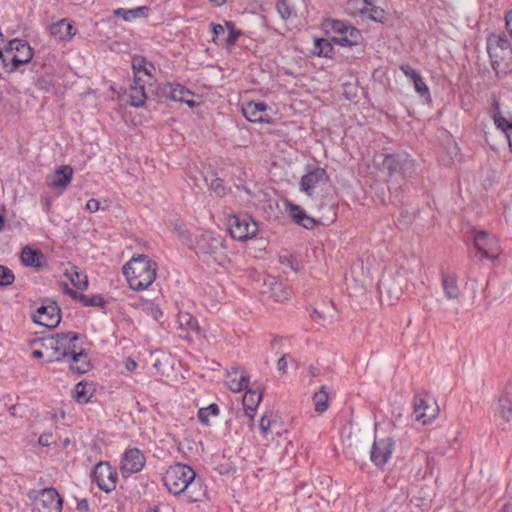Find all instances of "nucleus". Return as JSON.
Wrapping results in <instances>:
<instances>
[{
  "instance_id": "nucleus-54",
  "label": "nucleus",
  "mask_w": 512,
  "mask_h": 512,
  "mask_svg": "<svg viewBox=\"0 0 512 512\" xmlns=\"http://www.w3.org/2000/svg\"><path fill=\"white\" fill-rule=\"evenodd\" d=\"M63 291L64 293H66L67 295H69L72 299H75V300H78L79 299V296H81L80 293L76 292L75 290H73L72 288L69 287V285L67 283H64L63 284Z\"/></svg>"
},
{
  "instance_id": "nucleus-47",
  "label": "nucleus",
  "mask_w": 512,
  "mask_h": 512,
  "mask_svg": "<svg viewBox=\"0 0 512 512\" xmlns=\"http://www.w3.org/2000/svg\"><path fill=\"white\" fill-rule=\"evenodd\" d=\"M276 9L280 17L284 20L288 19L292 14V8L286 0H277Z\"/></svg>"
},
{
  "instance_id": "nucleus-58",
  "label": "nucleus",
  "mask_w": 512,
  "mask_h": 512,
  "mask_svg": "<svg viewBox=\"0 0 512 512\" xmlns=\"http://www.w3.org/2000/svg\"><path fill=\"white\" fill-rule=\"evenodd\" d=\"M136 367H137V363L134 359H132L130 357L126 359L125 368L127 369V371L132 372L136 369Z\"/></svg>"
},
{
  "instance_id": "nucleus-56",
  "label": "nucleus",
  "mask_w": 512,
  "mask_h": 512,
  "mask_svg": "<svg viewBox=\"0 0 512 512\" xmlns=\"http://www.w3.org/2000/svg\"><path fill=\"white\" fill-rule=\"evenodd\" d=\"M77 510L79 512H88L89 511V503L86 499H82L77 503Z\"/></svg>"
},
{
  "instance_id": "nucleus-16",
  "label": "nucleus",
  "mask_w": 512,
  "mask_h": 512,
  "mask_svg": "<svg viewBox=\"0 0 512 512\" xmlns=\"http://www.w3.org/2000/svg\"><path fill=\"white\" fill-rule=\"evenodd\" d=\"M145 465V456L138 448L128 449L120 463L121 470L128 473H137L143 469Z\"/></svg>"
},
{
  "instance_id": "nucleus-8",
  "label": "nucleus",
  "mask_w": 512,
  "mask_h": 512,
  "mask_svg": "<svg viewBox=\"0 0 512 512\" xmlns=\"http://www.w3.org/2000/svg\"><path fill=\"white\" fill-rule=\"evenodd\" d=\"M156 94L158 97L186 103L192 108L198 105V103L193 100L194 94L179 83L162 84L157 87Z\"/></svg>"
},
{
  "instance_id": "nucleus-38",
  "label": "nucleus",
  "mask_w": 512,
  "mask_h": 512,
  "mask_svg": "<svg viewBox=\"0 0 512 512\" xmlns=\"http://www.w3.org/2000/svg\"><path fill=\"white\" fill-rule=\"evenodd\" d=\"M177 322L181 330H185L187 332H196L198 330V324L196 319L189 313H179Z\"/></svg>"
},
{
  "instance_id": "nucleus-50",
  "label": "nucleus",
  "mask_w": 512,
  "mask_h": 512,
  "mask_svg": "<svg viewBox=\"0 0 512 512\" xmlns=\"http://www.w3.org/2000/svg\"><path fill=\"white\" fill-rule=\"evenodd\" d=\"M413 219H414V216L412 214H410L408 212H401V214L397 220V225L401 229L408 228V226L411 224Z\"/></svg>"
},
{
  "instance_id": "nucleus-32",
  "label": "nucleus",
  "mask_w": 512,
  "mask_h": 512,
  "mask_svg": "<svg viewBox=\"0 0 512 512\" xmlns=\"http://www.w3.org/2000/svg\"><path fill=\"white\" fill-rule=\"evenodd\" d=\"M360 39L361 33L358 29H348V33H341L333 37L332 42L343 47H350L357 45Z\"/></svg>"
},
{
  "instance_id": "nucleus-1",
  "label": "nucleus",
  "mask_w": 512,
  "mask_h": 512,
  "mask_svg": "<svg viewBox=\"0 0 512 512\" xmlns=\"http://www.w3.org/2000/svg\"><path fill=\"white\" fill-rule=\"evenodd\" d=\"M195 476L196 474L190 466L177 463L168 468L163 482L170 493L174 495L185 493L189 502H198L199 496L191 493L192 489L201 488V484L195 481Z\"/></svg>"
},
{
  "instance_id": "nucleus-25",
  "label": "nucleus",
  "mask_w": 512,
  "mask_h": 512,
  "mask_svg": "<svg viewBox=\"0 0 512 512\" xmlns=\"http://www.w3.org/2000/svg\"><path fill=\"white\" fill-rule=\"evenodd\" d=\"M266 109L267 106L264 103L249 102L242 107V113L248 121L261 123L266 120Z\"/></svg>"
},
{
  "instance_id": "nucleus-2",
  "label": "nucleus",
  "mask_w": 512,
  "mask_h": 512,
  "mask_svg": "<svg viewBox=\"0 0 512 512\" xmlns=\"http://www.w3.org/2000/svg\"><path fill=\"white\" fill-rule=\"evenodd\" d=\"M157 265L146 255L132 257L123 267L129 286L135 291L147 289L156 278Z\"/></svg>"
},
{
  "instance_id": "nucleus-36",
  "label": "nucleus",
  "mask_w": 512,
  "mask_h": 512,
  "mask_svg": "<svg viewBox=\"0 0 512 512\" xmlns=\"http://www.w3.org/2000/svg\"><path fill=\"white\" fill-rule=\"evenodd\" d=\"M12 55L13 51H10L9 42L3 47L0 48V75L4 73H12L17 69H10L12 67Z\"/></svg>"
},
{
  "instance_id": "nucleus-64",
  "label": "nucleus",
  "mask_w": 512,
  "mask_h": 512,
  "mask_svg": "<svg viewBox=\"0 0 512 512\" xmlns=\"http://www.w3.org/2000/svg\"><path fill=\"white\" fill-rule=\"evenodd\" d=\"M502 512H512V503H507L503 506Z\"/></svg>"
},
{
  "instance_id": "nucleus-61",
  "label": "nucleus",
  "mask_w": 512,
  "mask_h": 512,
  "mask_svg": "<svg viewBox=\"0 0 512 512\" xmlns=\"http://www.w3.org/2000/svg\"><path fill=\"white\" fill-rule=\"evenodd\" d=\"M433 466H434V459L430 456H427V470H429V473L431 475L433 473Z\"/></svg>"
},
{
  "instance_id": "nucleus-39",
  "label": "nucleus",
  "mask_w": 512,
  "mask_h": 512,
  "mask_svg": "<svg viewBox=\"0 0 512 512\" xmlns=\"http://www.w3.org/2000/svg\"><path fill=\"white\" fill-rule=\"evenodd\" d=\"M313 402L315 411L318 413H323L328 408V393L325 387H321V389L316 392L313 396Z\"/></svg>"
},
{
  "instance_id": "nucleus-42",
  "label": "nucleus",
  "mask_w": 512,
  "mask_h": 512,
  "mask_svg": "<svg viewBox=\"0 0 512 512\" xmlns=\"http://www.w3.org/2000/svg\"><path fill=\"white\" fill-rule=\"evenodd\" d=\"M78 301L81 302L82 305L85 307L103 306L105 303L103 297L99 294L92 296L81 294V296H79Z\"/></svg>"
},
{
  "instance_id": "nucleus-3",
  "label": "nucleus",
  "mask_w": 512,
  "mask_h": 512,
  "mask_svg": "<svg viewBox=\"0 0 512 512\" xmlns=\"http://www.w3.org/2000/svg\"><path fill=\"white\" fill-rule=\"evenodd\" d=\"M487 51L494 71L506 75L512 67V47L509 41L502 35L491 34L487 39Z\"/></svg>"
},
{
  "instance_id": "nucleus-60",
  "label": "nucleus",
  "mask_w": 512,
  "mask_h": 512,
  "mask_svg": "<svg viewBox=\"0 0 512 512\" xmlns=\"http://www.w3.org/2000/svg\"><path fill=\"white\" fill-rule=\"evenodd\" d=\"M210 26L215 36L219 35V33L224 31V27L220 24L211 23Z\"/></svg>"
},
{
  "instance_id": "nucleus-6",
  "label": "nucleus",
  "mask_w": 512,
  "mask_h": 512,
  "mask_svg": "<svg viewBox=\"0 0 512 512\" xmlns=\"http://www.w3.org/2000/svg\"><path fill=\"white\" fill-rule=\"evenodd\" d=\"M381 169L389 176L399 174L402 177H410L415 172V161L404 152L384 155L380 163Z\"/></svg>"
},
{
  "instance_id": "nucleus-26",
  "label": "nucleus",
  "mask_w": 512,
  "mask_h": 512,
  "mask_svg": "<svg viewBox=\"0 0 512 512\" xmlns=\"http://www.w3.org/2000/svg\"><path fill=\"white\" fill-rule=\"evenodd\" d=\"M129 103L134 107H142L147 99L144 85L139 77H135L128 93Z\"/></svg>"
},
{
  "instance_id": "nucleus-17",
  "label": "nucleus",
  "mask_w": 512,
  "mask_h": 512,
  "mask_svg": "<svg viewBox=\"0 0 512 512\" xmlns=\"http://www.w3.org/2000/svg\"><path fill=\"white\" fill-rule=\"evenodd\" d=\"M262 292L268 294L276 302H284L291 297V289L273 277L264 279Z\"/></svg>"
},
{
  "instance_id": "nucleus-63",
  "label": "nucleus",
  "mask_w": 512,
  "mask_h": 512,
  "mask_svg": "<svg viewBox=\"0 0 512 512\" xmlns=\"http://www.w3.org/2000/svg\"><path fill=\"white\" fill-rule=\"evenodd\" d=\"M360 282V288L364 289L367 284L369 283V278L368 277H363L362 279L359 280Z\"/></svg>"
},
{
  "instance_id": "nucleus-12",
  "label": "nucleus",
  "mask_w": 512,
  "mask_h": 512,
  "mask_svg": "<svg viewBox=\"0 0 512 512\" xmlns=\"http://www.w3.org/2000/svg\"><path fill=\"white\" fill-rule=\"evenodd\" d=\"M60 320V309L55 302L40 306L33 314V321L47 328H55Z\"/></svg>"
},
{
  "instance_id": "nucleus-5",
  "label": "nucleus",
  "mask_w": 512,
  "mask_h": 512,
  "mask_svg": "<svg viewBox=\"0 0 512 512\" xmlns=\"http://www.w3.org/2000/svg\"><path fill=\"white\" fill-rule=\"evenodd\" d=\"M79 334L74 332L57 333L48 339H45L46 349L54 350L55 356L50 361H60L63 358L72 356L77 352L80 346L77 345Z\"/></svg>"
},
{
  "instance_id": "nucleus-11",
  "label": "nucleus",
  "mask_w": 512,
  "mask_h": 512,
  "mask_svg": "<svg viewBox=\"0 0 512 512\" xmlns=\"http://www.w3.org/2000/svg\"><path fill=\"white\" fill-rule=\"evenodd\" d=\"M474 246L482 254L483 257L495 260L500 254V245L498 239L494 235L488 234L486 231H478L474 236Z\"/></svg>"
},
{
  "instance_id": "nucleus-46",
  "label": "nucleus",
  "mask_w": 512,
  "mask_h": 512,
  "mask_svg": "<svg viewBox=\"0 0 512 512\" xmlns=\"http://www.w3.org/2000/svg\"><path fill=\"white\" fill-rule=\"evenodd\" d=\"M370 3L367 0H349L348 7L363 15L367 13Z\"/></svg>"
},
{
  "instance_id": "nucleus-53",
  "label": "nucleus",
  "mask_w": 512,
  "mask_h": 512,
  "mask_svg": "<svg viewBox=\"0 0 512 512\" xmlns=\"http://www.w3.org/2000/svg\"><path fill=\"white\" fill-rule=\"evenodd\" d=\"M89 212L95 213L100 209V202L97 199H89L85 207Z\"/></svg>"
},
{
  "instance_id": "nucleus-20",
  "label": "nucleus",
  "mask_w": 512,
  "mask_h": 512,
  "mask_svg": "<svg viewBox=\"0 0 512 512\" xmlns=\"http://www.w3.org/2000/svg\"><path fill=\"white\" fill-rule=\"evenodd\" d=\"M492 118L494 124L500 130L501 135L508 141L509 147L512 150V121L503 116L497 100L493 102Z\"/></svg>"
},
{
  "instance_id": "nucleus-22",
  "label": "nucleus",
  "mask_w": 512,
  "mask_h": 512,
  "mask_svg": "<svg viewBox=\"0 0 512 512\" xmlns=\"http://www.w3.org/2000/svg\"><path fill=\"white\" fill-rule=\"evenodd\" d=\"M286 211L289 214V216L293 219L295 223L298 225L306 228V229H312L316 221L314 218L307 215L305 210H303L300 206L293 204L290 201L285 202Z\"/></svg>"
},
{
  "instance_id": "nucleus-37",
  "label": "nucleus",
  "mask_w": 512,
  "mask_h": 512,
  "mask_svg": "<svg viewBox=\"0 0 512 512\" xmlns=\"http://www.w3.org/2000/svg\"><path fill=\"white\" fill-rule=\"evenodd\" d=\"M312 52L319 57H330L333 52L332 43L324 38H315Z\"/></svg>"
},
{
  "instance_id": "nucleus-43",
  "label": "nucleus",
  "mask_w": 512,
  "mask_h": 512,
  "mask_svg": "<svg viewBox=\"0 0 512 512\" xmlns=\"http://www.w3.org/2000/svg\"><path fill=\"white\" fill-rule=\"evenodd\" d=\"M70 281L74 285L76 289L86 290L88 288V279L87 276L74 270L70 274Z\"/></svg>"
},
{
  "instance_id": "nucleus-21",
  "label": "nucleus",
  "mask_w": 512,
  "mask_h": 512,
  "mask_svg": "<svg viewBox=\"0 0 512 512\" xmlns=\"http://www.w3.org/2000/svg\"><path fill=\"white\" fill-rule=\"evenodd\" d=\"M326 172L322 168H314L302 176L300 188L307 195L311 196L314 189L325 180Z\"/></svg>"
},
{
  "instance_id": "nucleus-31",
  "label": "nucleus",
  "mask_w": 512,
  "mask_h": 512,
  "mask_svg": "<svg viewBox=\"0 0 512 512\" xmlns=\"http://www.w3.org/2000/svg\"><path fill=\"white\" fill-rule=\"evenodd\" d=\"M442 287L448 300H457L460 296V289L457 278L453 275H445L442 278Z\"/></svg>"
},
{
  "instance_id": "nucleus-57",
  "label": "nucleus",
  "mask_w": 512,
  "mask_h": 512,
  "mask_svg": "<svg viewBox=\"0 0 512 512\" xmlns=\"http://www.w3.org/2000/svg\"><path fill=\"white\" fill-rule=\"evenodd\" d=\"M277 367H278V370L281 371L283 374L286 373V370H287V360H286V356L285 355H283L278 360Z\"/></svg>"
},
{
  "instance_id": "nucleus-48",
  "label": "nucleus",
  "mask_w": 512,
  "mask_h": 512,
  "mask_svg": "<svg viewBox=\"0 0 512 512\" xmlns=\"http://www.w3.org/2000/svg\"><path fill=\"white\" fill-rule=\"evenodd\" d=\"M365 15H367V17L373 21L381 22L384 18V11L380 8L373 6L370 3L367 13Z\"/></svg>"
},
{
  "instance_id": "nucleus-45",
  "label": "nucleus",
  "mask_w": 512,
  "mask_h": 512,
  "mask_svg": "<svg viewBox=\"0 0 512 512\" xmlns=\"http://www.w3.org/2000/svg\"><path fill=\"white\" fill-rule=\"evenodd\" d=\"M15 275L7 266L0 265V287H7L13 284Z\"/></svg>"
},
{
  "instance_id": "nucleus-19",
  "label": "nucleus",
  "mask_w": 512,
  "mask_h": 512,
  "mask_svg": "<svg viewBox=\"0 0 512 512\" xmlns=\"http://www.w3.org/2000/svg\"><path fill=\"white\" fill-rule=\"evenodd\" d=\"M259 428L265 437L273 434L280 435L283 430L278 414L273 411H267L263 414L260 419Z\"/></svg>"
},
{
  "instance_id": "nucleus-59",
  "label": "nucleus",
  "mask_w": 512,
  "mask_h": 512,
  "mask_svg": "<svg viewBox=\"0 0 512 512\" xmlns=\"http://www.w3.org/2000/svg\"><path fill=\"white\" fill-rule=\"evenodd\" d=\"M505 21L506 28L512 37V10L506 14Z\"/></svg>"
},
{
  "instance_id": "nucleus-14",
  "label": "nucleus",
  "mask_w": 512,
  "mask_h": 512,
  "mask_svg": "<svg viewBox=\"0 0 512 512\" xmlns=\"http://www.w3.org/2000/svg\"><path fill=\"white\" fill-rule=\"evenodd\" d=\"M394 450V441L387 437L376 439L370 453V459L376 466L385 465L391 458Z\"/></svg>"
},
{
  "instance_id": "nucleus-62",
  "label": "nucleus",
  "mask_w": 512,
  "mask_h": 512,
  "mask_svg": "<svg viewBox=\"0 0 512 512\" xmlns=\"http://www.w3.org/2000/svg\"><path fill=\"white\" fill-rule=\"evenodd\" d=\"M152 315L155 319H158L160 316H162V311L158 307L152 308Z\"/></svg>"
},
{
  "instance_id": "nucleus-35",
  "label": "nucleus",
  "mask_w": 512,
  "mask_h": 512,
  "mask_svg": "<svg viewBox=\"0 0 512 512\" xmlns=\"http://www.w3.org/2000/svg\"><path fill=\"white\" fill-rule=\"evenodd\" d=\"M204 180L213 193H215L218 197L224 196L223 180L219 178L215 172L208 171L204 176Z\"/></svg>"
},
{
  "instance_id": "nucleus-52",
  "label": "nucleus",
  "mask_w": 512,
  "mask_h": 512,
  "mask_svg": "<svg viewBox=\"0 0 512 512\" xmlns=\"http://www.w3.org/2000/svg\"><path fill=\"white\" fill-rule=\"evenodd\" d=\"M400 69L404 73V75L410 78L411 80L419 76V73L416 70H414L410 65H401Z\"/></svg>"
},
{
  "instance_id": "nucleus-49",
  "label": "nucleus",
  "mask_w": 512,
  "mask_h": 512,
  "mask_svg": "<svg viewBox=\"0 0 512 512\" xmlns=\"http://www.w3.org/2000/svg\"><path fill=\"white\" fill-rule=\"evenodd\" d=\"M412 82L414 84V88L417 91V93H419L421 96L428 94V92H429L428 87L425 84V82L423 81V78L421 77L420 74L415 79H413Z\"/></svg>"
},
{
  "instance_id": "nucleus-10",
  "label": "nucleus",
  "mask_w": 512,
  "mask_h": 512,
  "mask_svg": "<svg viewBox=\"0 0 512 512\" xmlns=\"http://www.w3.org/2000/svg\"><path fill=\"white\" fill-rule=\"evenodd\" d=\"M62 499L54 488L43 489L33 502L34 512H61Z\"/></svg>"
},
{
  "instance_id": "nucleus-13",
  "label": "nucleus",
  "mask_w": 512,
  "mask_h": 512,
  "mask_svg": "<svg viewBox=\"0 0 512 512\" xmlns=\"http://www.w3.org/2000/svg\"><path fill=\"white\" fill-rule=\"evenodd\" d=\"M10 51L12 55V67L10 69H18L21 65L27 64L33 58V50L27 41L22 39H12L9 41Z\"/></svg>"
},
{
  "instance_id": "nucleus-30",
  "label": "nucleus",
  "mask_w": 512,
  "mask_h": 512,
  "mask_svg": "<svg viewBox=\"0 0 512 512\" xmlns=\"http://www.w3.org/2000/svg\"><path fill=\"white\" fill-rule=\"evenodd\" d=\"M51 33L52 35L57 36L60 40L66 41L75 35L76 31L70 22L66 19H62L51 26Z\"/></svg>"
},
{
  "instance_id": "nucleus-34",
  "label": "nucleus",
  "mask_w": 512,
  "mask_h": 512,
  "mask_svg": "<svg viewBox=\"0 0 512 512\" xmlns=\"http://www.w3.org/2000/svg\"><path fill=\"white\" fill-rule=\"evenodd\" d=\"M322 28L326 33L335 32L337 34H345L348 33V29H355L343 21L329 18L322 22Z\"/></svg>"
},
{
  "instance_id": "nucleus-9",
  "label": "nucleus",
  "mask_w": 512,
  "mask_h": 512,
  "mask_svg": "<svg viewBox=\"0 0 512 512\" xmlns=\"http://www.w3.org/2000/svg\"><path fill=\"white\" fill-rule=\"evenodd\" d=\"M91 477L99 489L106 493L116 488L117 472L108 462L100 461L97 463L92 471Z\"/></svg>"
},
{
  "instance_id": "nucleus-18",
  "label": "nucleus",
  "mask_w": 512,
  "mask_h": 512,
  "mask_svg": "<svg viewBox=\"0 0 512 512\" xmlns=\"http://www.w3.org/2000/svg\"><path fill=\"white\" fill-rule=\"evenodd\" d=\"M249 384V375L240 367H231L226 373V386L232 392H241L247 389Z\"/></svg>"
},
{
  "instance_id": "nucleus-29",
  "label": "nucleus",
  "mask_w": 512,
  "mask_h": 512,
  "mask_svg": "<svg viewBox=\"0 0 512 512\" xmlns=\"http://www.w3.org/2000/svg\"><path fill=\"white\" fill-rule=\"evenodd\" d=\"M93 393V385L85 381L77 383L73 389V397L79 404L88 403Z\"/></svg>"
},
{
  "instance_id": "nucleus-4",
  "label": "nucleus",
  "mask_w": 512,
  "mask_h": 512,
  "mask_svg": "<svg viewBox=\"0 0 512 512\" xmlns=\"http://www.w3.org/2000/svg\"><path fill=\"white\" fill-rule=\"evenodd\" d=\"M224 239L220 236H214L212 232L202 233L196 239L194 247L197 254L208 256L206 262L208 264L215 263L222 266L224 261Z\"/></svg>"
},
{
  "instance_id": "nucleus-24",
  "label": "nucleus",
  "mask_w": 512,
  "mask_h": 512,
  "mask_svg": "<svg viewBox=\"0 0 512 512\" xmlns=\"http://www.w3.org/2000/svg\"><path fill=\"white\" fill-rule=\"evenodd\" d=\"M21 262L24 266L39 269L46 264V258L40 250L30 247H24L20 254Z\"/></svg>"
},
{
  "instance_id": "nucleus-28",
  "label": "nucleus",
  "mask_w": 512,
  "mask_h": 512,
  "mask_svg": "<svg viewBox=\"0 0 512 512\" xmlns=\"http://www.w3.org/2000/svg\"><path fill=\"white\" fill-rule=\"evenodd\" d=\"M261 399L262 393L251 389L246 391L242 398V405L247 416L251 418L254 416V412L256 411Z\"/></svg>"
},
{
  "instance_id": "nucleus-27",
  "label": "nucleus",
  "mask_w": 512,
  "mask_h": 512,
  "mask_svg": "<svg viewBox=\"0 0 512 512\" xmlns=\"http://www.w3.org/2000/svg\"><path fill=\"white\" fill-rule=\"evenodd\" d=\"M70 369L78 374H84L89 371L90 363L88 359L87 353H85L84 348L80 347L77 352H75L72 356H70Z\"/></svg>"
},
{
  "instance_id": "nucleus-7",
  "label": "nucleus",
  "mask_w": 512,
  "mask_h": 512,
  "mask_svg": "<svg viewBox=\"0 0 512 512\" xmlns=\"http://www.w3.org/2000/svg\"><path fill=\"white\" fill-rule=\"evenodd\" d=\"M228 230L234 240L246 241L257 232V224L248 215H231L228 218Z\"/></svg>"
},
{
  "instance_id": "nucleus-41",
  "label": "nucleus",
  "mask_w": 512,
  "mask_h": 512,
  "mask_svg": "<svg viewBox=\"0 0 512 512\" xmlns=\"http://www.w3.org/2000/svg\"><path fill=\"white\" fill-rule=\"evenodd\" d=\"M499 407L502 419L512 424V399L506 397L500 398Z\"/></svg>"
},
{
  "instance_id": "nucleus-51",
  "label": "nucleus",
  "mask_w": 512,
  "mask_h": 512,
  "mask_svg": "<svg viewBox=\"0 0 512 512\" xmlns=\"http://www.w3.org/2000/svg\"><path fill=\"white\" fill-rule=\"evenodd\" d=\"M133 69L136 72L143 71L145 74L150 75V71L145 67V60L143 58L133 60Z\"/></svg>"
},
{
  "instance_id": "nucleus-33",
  "label": "nucleus",
  "mask_w": 512,
  "mask_h": 512,
  "mask_svg": "<svg viewBox=\"0 0 512 512\" xmlns=\"http://www.w3.org/2000/svg\"><path fill=\"white\" fill-rule=\"evenodd\" d=\"M148 7L140 6L134 9L117 8L113 11V14L117 17L122 18L124 21H131L135 18L145 17L147 15Z\"/></svg>"
},
{
  "instance_id": "nucleus-55",
  "label": "nucleus",
  "mask_w": 512,
  "mask_h": 512,
  "mask_svg": "<svg viewBox=\"0 0 512 512\" xmlns=\"http://www.w3.org/2000/svg\"><path fill=\"white\" fill-rule=\"evenodd\" d=\"M52 438V434L50 433H44L42 435H40L39 439H38V442L41 446H50L51 442H50V439Z\"/></svg>"
},
{
  "instance_id": "nucleus-15",
  "label": "nucleus",
  "mask_w": 512,
  "mask_h": 512,
  "mask_svg": "<svg viewBox=\"0 0 512 512\" xmlns=\"http://www.w3.org/2000/svg\"><path fill=\"white\" fill-rule=\"evenodd\" d=\"M413 415L416 421L426 425L437 417L438 407L432 400L416 397Z\"/></svg>"
},
{
  "instance_id": "nucleus-23",
  "label": "nucleus",
  "mask_w": 512,
  "mask_h": 512,
  "mask_svg": "<svg viewBox=\"0 0 512 512\" xmlns=\"http://www.w3.org/2000/svg\"><path fill=\"white\" fill-rule=\"evenodd\" d=\"M73 169L69 165H64L56 169L53 175L47 179V184L53 188H66L72 180Z\"/></svg>"
},
{
  "instance_id": "nucleus-40",
  "label": "nucleus",
  "mask_w": 512,
  "mask_h": 512,
  "mask_svg": "<svg viewBox=\"0 0 512 512\" xmlns=\"http://www.w3.org/2000/svg\"><path fill=\"white\" fill-rule=\"evenodd\" d=\"M220 414V409H219V406L217 404H210L209 406L207 407H204V408H200L198 410V419L199 421L203 424V425H209L210 422H209V417L210 416H213V417H216Z\"/></svg>"
},
{
  "instance_id": "nucleus-44",
  "label": "nucleus",
  "mask_w": 512,
  "mask_h": 512,
  "mask_svg": "<svg viewBox=\"0 0 512 512\" xmlns=\"http://www.w3.org/2000/svg\"><path fill=\"white\" fill-rule=\"evenodd\" d=\"M226 31L228 32V36L226 37L227 45L236 43L238 38L243 36V32L239 29H236L235 24L230 21H226Z\"/></svg>"
}]
</instances>
